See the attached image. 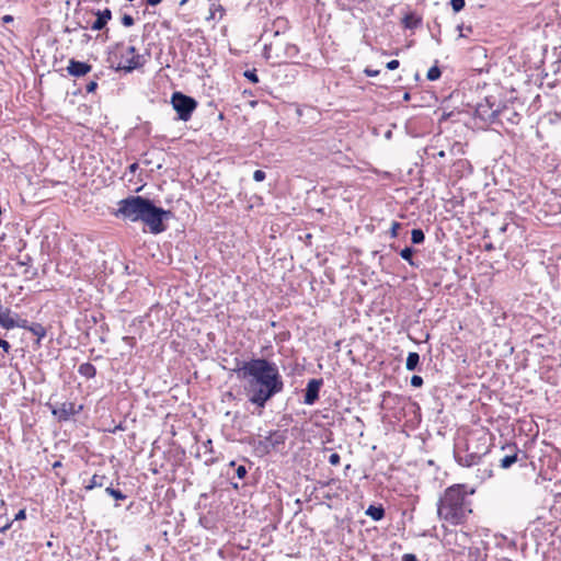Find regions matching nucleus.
Returning <instances> with one entry per match:
<instances>
[{"instance_id":"nucleus-1","label":"nucleus","mask_w":561,"mask_h":561,"mask_svg":"<svg viewBox=\"0 0 561 561\" xmlns=\"http://www.w3.org/2000/svg\"><path fill=\"white\" fill-rule=\"evenodd\" d=\"M233 371L239 380L244 381L243 389L248 400L261 409L284 389L278 366L268 359L237 360Z\"/></svg>"},{"instance_id":"nucleus-2","label":"nucleus","mask_w":561,"mask_h":561,"mask_svg":"<svg viewBox=\"0 0 561 561\" xmlns=\"http://www.w3.org/2000/svg\"><path fill=\"white\" fill-rule=\"evenodd\" d=\"M472 493L473 490L469 492L465 484L447 488L437 503L438 518L454 526L463 524L472 512L471 501L468 497Z\"/></svg>"},{"instance_id":"nucleus-3","label":"nucleus","mask_w":561,"mask_h":561,"mask_svg":"<svg viewBox=\"0 0 561 561\" xmlns=\"http://www.w3.org/2000/svg\"><path fill=\"white\" fill-rule=\"evenodd\" d=\"M151 55L144 46L137 47L130 43H117L110 50L108 61L114 70H137L147 65Z\"/></svg>"},{"instance_id":"nucleus-4","label":"nucleus","mask_w":561,"mask_h":561,"mask_svg":"<svg viewBox=\"0 0 561 561\" xmlns=\"http://www.w3.org/2000/svg\"><path fill=\"white\" fill-rule=\"evenodd\" d=\"M147 203L148 198L138 195H130L118 202V208L115 211V216L134 222L141 221Z\"/></svg>"},{"instance_id":"nucleus-5","label":"nucleus","mask_w":561,"mask_h":561,"mask_svg":"<svg viewBox=\"0 0 561 561\" xmlns=\"http://www.w3.org/2000/svg\"><path fill=\"white\" fill-rule=\"evenodd\" d=\"M170 214L169 210L154 206V204L148 199L141 221L148 226L151 233L158 234L165 230L163 219Z\"/></svg>"},{"instance_id":"nucleus-6","label":"nucleus","mask_w":561,"mask_h":561,"mask_svg":"<svg viewBox=\"0 0 561 561\" xmlns=\"http://www.w3.org/2000/svg\"><path fill=\"white\" fill-rule=\"evenodd\" d=\"M171 104L181 121L187 122L197 107V102L182 92H174L171 96Z\"/></svg>"},{"instance_id":"nucleus-7","label":"nucleus","mask_w":561,"mask_h":561,"mask_svg":"<svg viewBox=\"0 0 561 561\" xmlns=\"http://www.w3.org/2000/svg\"><path fill=\"white\" fill-rule=\"evenodd\" d=\"M522 119V114L517 110L514 102L505 103L502 106L497 105L496 122L501 125L508 124L511 126L517 125Z\"/></svg>"},{"instance_id":"nucleus-8","label":"nucleus","mask_w":561,"mask_h":561,"mask_svg":"<svg viewBox=\"0 0 561 561\" xmlns=\"http://www.w3.org/2000/svg\"><path fill=\"white\" fill-rule=\"evenodd\" d=\"M284 44L279 39L264 44L263 56L270 66L276 67L284 62L282 59Z\"/></svg>"},{"instance_id":"nucleus-9","label":"nucleus","mask_w":561,"mask_h":561,"mask_svg":"<svg viewBox=\"0 0 561 561\" xmlns=\"http://www.w3.org/2000/svg\"><path fill=\"white\" fill-rule=\"evenodd\" d=\"M477 115L484 122L495 123L497 116V105L485 99L483 103H479L476 108Z\"/></svg>"},{"instance_id":"nucleus-10","label":"nucleus","mask_w":561,"mask_h":561,"mask_svg":"<svg viewBox=\"0 0 561 561\" xmlns=\"http://www.w3.org/2000/svg\"><path fill=\"white\" fill-rule=\"evenodd\" d=\"M287 439L286 431H274L271 432L264 440L260 442V446L264 448L266 453L272 449H276L279 445H284Z\"/></svg>"},{"instance_id":"nucleus-11","label":"nucleus","mask_w":561,"mask_h":561,"mask_svg":"<svg viewBox=\"0 0 561 561\" xmlns=\"http://www.w3.org/2000/svg\"><path fill=\"white\" fill-rule=\"evenodd\" d=\"M82 410V405L78 408L73 402H64L60 405L53 409V414L59 421H67L70 416L78 414Z\"/></svg>"},{"instance_id":"nucleus-12","label":"nucleus","mask_w":561,"mask_h":561,"mask_svg":"<svg viewBox=\"0 0 561 561\" xmlns=\"http://www.w3.org/2000/svg\"><path fill=\"white\" fill-rule=\"evenodd\" d=\"M323 383L322 379H310L307 383L304 402L312 405L319 399V391Z\"/></svg>"},{"instance_id":"nucleus-13","label":"nucleus","mask_w":561,"mask_h":561,"mask_svg":"<svg viewBox=\"0 0 561 561\" xmlns=\"http://www.w3.org/2000/svg\"><path fill=\"white\" fill-rule=\"evenodd\" d=\"M422 23L423 16L414 11L407 12L401 19V24L405 30L419 28Z\"/></svg>"},{"instance_id":"nucleus-14","label":"nucleus","mask_w":561,"mask_h":561,"mask_svg":"<svg viewBox=\"0 0 561 561\" xmlns=\"http://www.w3.org/2000/svg\"><path fill=\"white\" fill-rule=\"evenodd\" d=\"M289 28L290 24L288 19L284 16H278L273 21L272 27L265 31V35L272 33L275 37H277L280 34H285Z\"/></svg>"},{"instance_id":"nucleus-15","label":"nucleus","mask_w":561,"mask_h":561,"mask_svg":"<svg viewBox=\"0 0 561 561\" xmlns=\"http://www.w3.org/2000/svg\"><path fill=\"white\" fill-rule=\"evenodd\" d=\"M96 20L92 23L91 28L93 31H100L105 27L107 22L112 19V12L110 9L103 11H96Z\"/></svg>"},{"instance_id":"nucleus-16","label":"nucleus","mask_w":561,"mask_h":561,"mask_svg":"<svg viewBox=\"0 0 561 561\" xmlns=\"http://www.w3.org/2000/svg\"><path fill=\"white\" fill-rule=\"evenodd\" d=\"M210 2L209 5V15L207 16V20H221L225 14L226 10L220 3V0H208Z\"/></svg>"},{"instance_id":"nucleus-17","label":"nucleus","mask_w":561,"mask_h":561,"mask_svg":"<svg viewBox=\"0 0 561 561\" xmlns=\"http://www.w3.org/2000/svg\"><path fill=\"white\" fill-rule=\"evenodd\" d=\"M0 325L3 327L4 329H8V330L15 328V319L11 314L10 309L4 308L1 311V314H0Z\"/></svg>"},{"instance_id":"nucleus-18","label":"nucleus","mask_w":561,"mask_h":561,"mask_svg":"<svg viewBox=\"0 0 561 561\" xmlns=\"http://www.w3.org/2000/svg\"><path fill=\"white\" fill-rule=\"evenodd\" d=\"M420 363V355L415 352H410L407 362H405V368L410 371L415 370Z\"/></svg>"},{"instance_id":"nucleus-19","label":"nucleus","mask_w":561,"mask_h":561,"mask_svg":"<svg viewBox=\"0 0 561 561\" xmlns=\"http://www.w3.org/2000/svg\"><path fill=\"white\" fill-rule=\"evenodd\" d=\"M366 515L370 516L374 520H380L385 516V510L382 506L370 505L366 511Z\"/></svg>"},{"instance_id":"nucleus-20","label":"nucleus","mask_w":561,"mask_h":561,"mask_svg":"<svg viewBox=\"0 0 561 561\" xmlns=\"http://www.w3.org/2000/svg\"><path fill=\"white\" fill-rule=\"evenodd\" d=\"M106 477L102 474H93L89 484L85 486L87 490H92L94 488H102L105 485Z\"/></svg>"},{"instance_id":"nucleus-21","label":"nucleus","mask_w":561,"mask_h":561,"mask_svg":"<svg viewBox=\"0 0 561 561\" xmlns=\"http://www.w3.org/2000/svg\"><path fill=\"white\" fill-rule=\"evenodd\" d=\"M413 253H414V250L412 248H410V247H407V248L401 250L400 256L404 261H407L411 266L417 267L419 265L413 261Z\"/></svg>"},{"instance_id":"nucleus-22","label":"nucleus","mask_w":561,"mask_h":561,"mask_svg":"<svg viewBox=\"0 0 561 561\" xmlns=\"http://www.w3.org/2000/svg\"><path fill=\"white\" fill-rule=\"evenodd\" d=\"M79 373L88 378H92L95 376L96 370L92 364L85 363L79 367Z\"/></svg>"},{"instance_id":"nucleus-23","label":"nucleus","mask_w":561,"mask_h":561,"mask_svg":"<svg viewBox=\"0 0 561 561\" xmlns=\"http://www.w3.org/2000/svg\"><path fill=\"white\" fill-rule=\"evenodd\" d=\"M28 331H31L34 335L38 337V340L43 339L46 335L45 328L39 323H33L27 328Z\"/></svg>"},{"instance_id":"nucleus-24","label":"nucleus","mask_w":561,"mask_h":561,"mask_svg":"<svg viewBox=\"0 0 561 561\" xmlns=\"http://www.w3.org/2000/svg\"><path fill=\"white\" fill-rule=\"evenodd\" d=\"M425 240V234L421 229H413L411 232V241L414 244H421Z\"/></svg>"},{"instance_id":"nucleus-25","label":"nucleus","mask_w":561,"mask_h":561,"mask_svg":"<svg viewBox=\"0 0 561 561\" xmlns=\"http://www.w3.org/2000/svg\"><path fill=\"white\" fill-rule=\"evenodd\" d=\"M517 461V455L516 454H513V455H506L505 457H503L501 459V467L503 469H507L510 468L513 463H515Z\"/></svg>"},{"instance_id":"nucleus-26","label":"nucleus","mask_w":561,"mask_h":561,"mask_svg":"<svg viewBox=\"0 0 561 561\" xmlns=\"http://www.w3.org/2000/svg\"><path fill=\"white\" fill-rule=\"evenodd\" d=\"M105 492L117 501H123L126 499V495L121 490L114 489L112 486H107Z\"/></svg>"},{"instance_id":"nucleus-27","label":"nucleus","mask_w":561,"mask_h":561,"mask_svg":"<svg viewBox=\"0 0 561 561\" xmlns=\"http://www.w3.org/2000/svg\"><path fill=\"white\" fill-rule=\"evenodd\" d=\"M67 70H91V66L79 62V61H70V65L67 67Z\"/></svg>"},{"instance_id":"nucleus-28","label":"nucleus","mask_w":561,"mask_h":561,"mask_svg":"<svg viewBox=\"0 0 561 561\" xmlns=\"http://www.w3.org/2000/svg\"><path fill=\"white\" fill-rule=\"evenodd\" d=\"M451 8L455 12H459L465 8V0H450Z\"/></svg>"},{"instance_id":"nucleus-29","label":"nucleus","mask_w":561,"mask_h":561,"mask_svg":"<svg viewBox=\"0 0 561 561\" xmlns=\"http://www.w3.org/2000/svg\"><path fill=\"white\" fill-rule=\"evenodd\" d=\"M121 22L125 27H130L135 24L134 18L129 14H123Z\"/></svg>"},{"instance_id":"nucleus-30","label":"nucleus","mask_w":561,"mask_h":561,"mask_svg":"<svg viewBox=\"0 0 561 561\" xmlns=\"http://www.w3.org/2000/svg\"><path fill=\"white\" fill-rule=\"evenodd\" d=\"M400 227H401L400 222L392 221L391 227H390V236H391V238H397L398 230L400 229Z\"/></svg>"},{"instance_id":"nucleus-31","label":"nucleus","mask_w":561,"mask_h":561,"mask_svg":"<svg viewBox=\"0 0 561 561\" xmlns=\"http://www.w3.org/2000/svg\"><path fill=\"white\" fill-rule=\"evenodd\" d=\"M265 172L262 171V170H256L254 171L253 173V180L256 181V182H261L265 179Z\"/></svg>"},{"instance_id":"nucleus-32","label":"nucleus","mask_w":561,"mask_h":561,"mask_svg":"<svg viewBox=\"0 0 561 561\" xmlns=\"http://www.w3.org/2000/svg\"><path fill=\"white\" fill-rule=\"evenodd\" d=\"M411 385L413 387H421L423 385V378L421 376H417V375L412 376Z\"/></svg>"},{"instance_id":"nucleus-33","label":"nucleus","mask_w":561,"mask_h":561,"mask_svg":"<svg viewBox=\"0 0 561 561\" xmlns=\"http://www.w3.org/2000/svg\"><path fill=\"white\" fill-rule=\"evenodd\" d=\"M243 75L252 83H257L259 82V78H257L256 72H243Z\"/></svg>"},{"instance_id":"nucleus-34","label":"nucleus","mask_w":561,"mask_h":561,"mask_svg":"<svg viewBox=\"0 0 561 561\" xmlns=\"http://www.w3.org/2000/svg\"><path fill=\"white\" fill-rule=\"evenodd\" d=\"M340 460H341L340 455L336 453L331 454L329 457V462L332 466H337L340 463Z\"/></svg>"},{"instance_id":"nucleus-35","label":"nucleus","mask_w":561,"mask_h":561,"mask_svg":"<svg viewBox=\"0 0 561 561\" xmlns=\"http://www.w3.org/2000/svg\"><path fill=\"white\" fill-rule=\"evenodd\" d=\"M236 474L239 479H243L247 476V468L244 466H239L236 470Z\"/></svg>"},{"instance_id":"nucleus-36","label":"nucleus","mask_w":561,"mask_h":561,"mask_svg":"<svg viewBox=\"0 0 561 561\" xmlns=\"http://www.w3.org/2000/svg\"><path fill=\"white\" fill-rule=\"evenodd\" d=\"M15 328H22V329H26L27 330V328H30V325H28L27 320L20 319V320H15Z\"/></svg>"},{"instance_id":"nucleus-37","label":"nucleus","mask_w":561,"mask_h":561,"mask_svg":"<svg viewBox=\"0 0 561 561\" xmlns=\"http://www.w3.org/2000/svg\"><path fill=\"white\" fill-rule=\"evenodd\" d=\"M442 72H426V79L430 81H435L440 78Z\"/></svg>"},{"instance_id":"nucleus-38","label":"nucleus","mask_w":561,"mask_h":561,"mask_svg":"<svg viewBox=\"0 0 561 561\" xmlns=\"http://www.w3.org/2000/svg\"><path fill=\"white\" fill-rule=\"evenodd\" d=\"M0 348H2L4 353H9L11 350V345L9 344V342L0 339Z\"/></svg>"},{"instance_id":"nucleus-39","label":"nucleus","mask_w":561,"mask_h":561,"mask_svg":"<svg viewBox=\"0 0 561 561\" xmlns=\"http://www.w3.org/2000/svg\"><path fill=\"white\" fill-rule=\"evenodd\" d=\"M400 62L399 60L397 59H393V60H390L388 64H387V69L388 70H394L399 67Z\"/></svg>"},{"instance_id":"nucleus-40","label":"nucleus","mask_w":561,"mask_h":561,"mask_svg":"<svg viewBox=\"0 0 561 561\" xmlns=\"http://www.w3.org/2000/svg\"><path fill=\"white\" fill-rule=\"evenodd\" d=\"M25 517H26L25 510H20V511L15 514L14 520H22V519H25Z\"/></svg>"},{"instance_id":"nucleus-41","label":"nucleus","mask_w":561,"mask_h":561,"mask_svg":"<svg viewBox=\"0 0 561 561\" xmlns=\"http://www.w3.org/2000/svg\"><path fill=\"white\" fill-rule=\"evenodd\" d=\"M402 561H417L415 554L413 553H405L402 557Z\"/></svg>"},{"instance_id":"nucleus-42","label":"nucleus","mask_w":561,"mask_h":561,"mask_svg":"<svg viewBox=\"0 0 561 561\" xmlns=\"http://www.w3.org/2000/svg\"><path fill=\"white\" fill-rule=\"evenodd\" d=\"M98 84L95 81H91L87 84V92H93L96 89Z\"/></svg>"},{"instance_id":"nucleus-43","label":"nucleus","mask_w":561,"mask_h":561,"mask_svg":"<svg viewBox=\"0 0 561 561\" xmlns=\"http://www.w3.org/2000/svg\"><path fill=\"white\" fill-rule=\"evenodd\" d=\"M1 20H2L3 23H10V22L13 21V16L10 15V14H5V15L2 16Z\"/></svg>"},{"instance_id":"nucleus-44","label":"nucleus","mask_w":561,"mask_h":561,"mask_svg":"<svg viewBox=\"0 0 561 561\" xmlns=\"http://www.w3.org/2000/svg\"><path fill=\"white\" fill-rule=\"evenodd\" d=\"M11 526V523H7L4 526L0 527V533H3L7 529H9ZM0 546H3V541L0 540Z\"/></svg>"},{"instance_id":"nucleus-45","label":"nucleus","mask_w":561,"mask_h":561,"mask_svg":"<svg viewBox=\"0 0 561 561\" xmlns=\"http://www.w3.org/2000/svg\"><path fill=\"white\" fill-rule=\"evenodd\" d=\"M162 0H147V3L150 5H158Z\"/></svg>"},{"instance_id":"nucleus-46","label":"nucleus","mask_w":561,"mask_h":561,"mask_svg":"<svg viewBox=\"0 0 561 561\" xmlns=\"http://www.w3.org/2000/svg\"><path fill=\"white\" fill-rule=\"evenodd\" d=\"M137 168H138L137 163H133V164L129 165L130 172H135L137 170Z\"/></svg>"},{"instance_id":"nucleus-47","label":"nucleus","mask_w":561,"mask_h":561,"mask_svg":"<svg viewBox=\"0 0 561 561\" xmlns=\"http://www.w3.org/2000/svg\"><path fill=\"white\" fill-rule=\"evenodd\" d=\"M70 75H73V76H83L85 75L87 72H79V71H76V72H69Z\"/></svg>"},{"instance_id":"nucleus-48","label":"nucleus","mask_w":561,"mask_h":561,"mask_svg":"<svg viewBox=\"0 0 561 561\" xmlns=\"http://www.w3.org/2000/svg\"><path fill=\"white\" fill-rule=\"evenodd\" d=\"M379 72L377 71H374V72H366L367 76L369 77H374V76H377Z\"/></svg>"},{"instance_id":"nucleus-49","label":"nucleus","mask_w":561,"mask_h":561,"mask_svg":"<svg viewBox=\"0 0 561 561\" xmlns=\"http://www.w3.org/2000/svg\"><path fill=\"white\" fill-rule=\"evenodd\" d=\"M428 70L435 71V70H439V69L436 66H433Z\"/></svg>"},{"instance_id":"nucleus-50","label":"nucleus","mask_w":561,"mask_h":561,"mask_svg":"<svg viewBox=\"0 0 561 561\" xmlns=\"http://www.w3.org/2000/svg\"><path fill=\"white\" fill-rule=\"evenodd\" d=\"M59 466H61L60 461H56V462L54 463V468L59 467Z\"/></svg>"},{"instance_id":"nucleus-51","label":"nucleus","mask_w":561,"mask_h":561,"mask_svg":"<svg viewBox=\"0 0 561 561\" xmlns=\"http://www.w3.org/2000/svg\"><path fill=\"white\" fill-rule=\"evenodd\" d=\"M188 0H181L180 5H184Z\"/></svg>"},{"instance_id":"nucleus-52","label":"nucleus","mask_w":561,"mask_h":561,"mask_svg":"<svg viewBox=\"0 0 561 561\" xmlns=\"http://www.w3.org/2000/svg\"><path fill=\"white\" fill-rule=\"evenodd\" d=\"M414 77H415L416 80H420V73L419 72H415Z\"/></svg>"}]
</instances>
